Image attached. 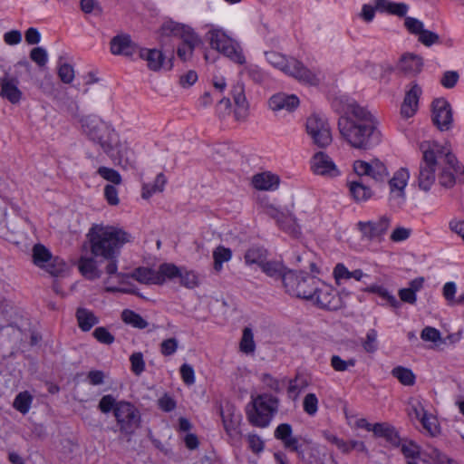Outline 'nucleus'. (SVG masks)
<instances>
[{"instance_id":"obj_1","label":"nucleus","mask_w":464,"mask_h":464,"mask_svg":"<svg viewBox=\"0 0 464 464\" xmlns=\"http://www.w3.org/2000/svg\"><path fill=\"white\" fill-rule=\"evenodd\" d=\"M91 256L82 255L78 261L82 276L89 280L102 279L107 292L130 293L113 283L123 285L127 276L119 272V256L124 245L132 241L130 233L117 226L94 224L87 234Z\"/></svg>"},{"instance_id":"obj_2","label":"nucleus","mask_w":464,"mask_h":464,"mask_svg":"<svg viewBox=\"0 0 464 464\" xmlns=\"http://www.w3.org/2000/svg\"><path fill=\"white\" fill-rule=\"evenodd\" d=\"M420 150L422 160L417 178L420 190L430 191L436 179L446 188H452L457 182L464 183V167L448 143L424 141L420 144Z\"/></svg>"},{"instance_id":"obj_3","label":"nucleus","mask_w":464,"mask_h":464,"mask_svg":"<svg viewBox=\"0 0 464 464\" xmlns=\"http://www.w3.org/2000/svg\"><path fill=\"white\" fill-rule=\"evenodd\" d=\"M82 132L85 137L98 146L106 155L112 157L124 169H136L137 160L135 151L122 140L120 131L109 121L93 115H85L80 119Z\"/></svg>"},{"instance_id":"obj_4","label":"nucleus","mask_w":464,"mask_h":464,"mask_svg":"<svg viewBox=\"0 0 464 464\" xmlns=\"http://www.w3.org/2000/svg\"><path fill=\"white\" fill-rule=\"evenodd\" d=\"M379 122L363 107L351 103L347 111L338 121L341 137L353 148L368 150L381 142Z\"/></svg>"},{"instance_id":"obj_5","label":"nucleus","mask_w":464,"mask_h":464,"mask_svg":"<svg viewBox=\"0 0 464 464\" xmlns=\"http://www.w3.org/2000/svg\"><path fill=\"white\" fill-rule=\"evenodd\" d=\"M264 212L273 218L278 228L294 239L303 237L302 223L313 227L317 221V211L313 203L304 198H295L290 208L281 210L267 198L260 201Z\"/></svg>"},{"instance_id":"obj_6","label":"nucleus","mask_w":464,"mask_h":464,"mask_svg":"<svg viewBox=\"0 0 464 464\" xmlns=\"http://www.w3.org/2000/svg\"><path fill=\"white\" fill-rule=\"evenodd\" d=\"M278 398L269 393L252 397L251 403L246 411L248 421L258 428L267 427L278 411Z\"/></svg>"},{"instance_id":"obj_7","label":"nucleus","mask_w":464,"mask_h":464,"mask_svg":"<svg viewBox=\"0 0 464 464\" xmlns=\"http://www.w3.org/2000/svg\"><path fill=\"white\" fill-rule=\"evenodd\" d=\"M267 62L284 73L309 84H316L319 80L314 73L310 72L302 63L295 58H287L276 52L266 53Z\"/></svg>"},{"instance_id":"obj_8","label":"nucleus","mask_w":464,"mask_h":464,"mask_svg":"<svg viewBox=\"0 0 464 464\" xmlns=\"http://www.w3.org/2000/svg\"><path fill=\"white\" fill-rule=\"evenodd\" d=\"M210 46L238 65H245L246 58L238 42L229 37L223 30L213 28L208 31Z\"/></svg>"},{"instance_id":"obj_9","label":"nucleus","mask_w":464,"mask_h":464,"mask_svg":"<svg viewBox=\"0 0 464 464\" xmlns=\"http://www.w3.org/2000/svg\"><path fill=\"white\" fill-rule=\"evenodd\" d=\"M127 276L123 284L128 282L129 278H133L144 285H162L166 280H171L179 275V268L173 264H162L157 270L150 267H139Z\"/></svg>"},{"instance_id":"obj_10","label":"nucleus","mask_w":464,"mask_h":464,"mask_svg":"<svg viewBox=\"0 0 464 464\" xmlns=\"http://www.w3.org/2000/svg\"><path fill=\"white\" fill-rule=\"evenodd\" d=\"M319 280L305 274L288 271L283 276V284L286 291L298 298L309 300L314 295Z\"/></svg>"},{"instance_id":"obj_11","label":"nucleus","mask_w":464,"mask_h":464,"mask_svg":"<svg viewBox=\"0 0 464 464\" xmlns=\"http://www.w3.org/2000/svg\"><path fill=\"white\" fill-rule=\"evenodd\" d=\"M114 417L121 435L130 441L141 425L140 411L132 403L121 401L118 402Z\"/></svg>"},{"instance_id":"obj_12","label":"nucleus","mask_w":464,"mask_h":464,"mask_svg":"<svg viewBox=\"0 0 464 464\" xmlns=\"http://www.w3.org/2000/svg\"><path fill=\"white\" fill-rule=\"evenodd\" d=\"M33 263L53 276H63L68 271L67 264L42 244H36L32 249Z\"/></svg>"},{"instance_id":"obj_13","label":"nucleus","mask_w":464,"mask_h":464,"mask_svg":"<svg viewBox=\"0 0 464 464\" xmlns=\"http://www.w3.org/2000/svg\"><path fill=\"white\" fill-rule=\"evenodd\" d=\"M305 130L314 145L324 149L333 142L332 129L328 120L319 114H312L307 118Z\"/></svg>"},{"instance_id":"obj_14","label":"nucleus","mask_w":464,"mask_h":464,"mask_svg":"<svg viewBox=\"0 0 464 464\" xmlns=\"http://www.w3.org/2000/svg\"><path fill=\"white\" fill-rule=\"evenodd\" d=\"M321 308L337 310L342 306V300L337 292L329 285L319 281L314 295L309 299Z\"/></svg>"},{"instance_id":"obj_15","label":"nucleus","mask_w":464,"mask_h":464,"mask_svg":"<svg viewBox=\"0 0 464 464\" xmlns=\"http://www.w3.org/2000/svg\"><path fill=\"white\" fill-rule=\"evenodd\" d=\"M410 179V172L406 168L399 169L389 180V199L396 206H402L406 199L405 188Z\"/></svg>"},{"instance_id":"obj_16","label":"nucleus","mask_w":464,"mask_h":464,"mask_svg":"<svg viewBox=\"0 0 464 464\" xmlns=\"http://www.w3.org/2000/svg\"><path fill=\"white\" fill-rule=\"evenodd\" d=\"M432 121L440 131H447L453 124V111L450 102L444 98L435 99L432 102Z\"/></svg>"},{"instance_id":"obj_17","label":"nucleus","mask_w":464,"mask_h":464,"mask_svg":"<svg viewBox=\"0 0 464 464\" xmlns=\"http://www.w3.org/2000/svg\"><path fill=\"white\" fill-rule=\"evenodd\" d=\"M353 170L359 177L370 176L378 182L385 181L389 175L386 166L378 159H373L371 161L355 160Z\"/></svg>"},{"instance_id":"obj_18","label":"nucleus","mask_w":464,"mask_h":464,"mask_svg":"<svg viewBox=\"0 0 464 464\" xmlns=\"http://www.w3.org/2000/svg\"><path fill=\"white\" fill-rule=\"evenodd\" d=\"M421 93V87L417 82H411L400 109V115L402 119L408 120L417 113Z\"/></svg>"},{"instance_id":"obj_19","label":"nucleus","mask_w":464,"mask_h":464,"mask_svg":"<svg viewBox=\"0 0 464 464\" xmlns=\"http://www.w3.org/2000/svg\"><path fill=\"white\" fill-rule=\"evenodd\" d=\"M311 170L314 174L334 178L340 175V171L330 158L329 155L323 151H319L314 154L310 161Z\"/></svg>"},{"instance_id":"obj_20","label":"nucleus","mask_w":464,"mask_h":464,"mask_svg":"<svg viewBox=\"0 0 464 464\" xmlns=\"http://www.w3.org/2000/svg\"><path fill=\"white\" fill-rule=\"evenodd\" d=\"M390 224V218L383 216L375 221H360L357 227L362 237L368 240H374L380 239L387 232Z\"/></svg>"},{"instance_id":"obj_21","label":"nucleus","mask_w":464,"mask_h":464,"mask_svg":"<svg viewBox=\"0 0 464 464\" xmlns=\"http://www.w3.org/2000/svg\"><path fill=\"white\" fill-rule=\"evenodd\" d=\"M274 436L283 443L285 449L295 451L299 457L304 459L303 451L300 450L299 440L294 435L293 428L289 423L279 424L274 431Z\"/></svg>"},{"instance_id":"obj_22","label":"nucleus","mask_w":464,"mask_h":464,"mask_svg":"<svg viewBox=\"0 0 464 464\" xmlns=\"http://www.w3.org/2000/svg\"><path fill=\"white\" fill-rule=\"evenodd\" d=\"M140 56L147 62L148 68L154 72L161 69L169 71L173 67L172 57L166 61L162 52L158 49H141Z\"/></svg>"},{"instance_id":"obj_23","label":"nucleus","mask_w":464,"mask_h":464,"mask_svg":"<svg viewBox=\"0 0 464 464\" xmlns=\"http://www.w3.org/2000/svg\"><path fill=\"white\" fill-rule=\"evenodd\" d=\"M18 83V79L5 71L4 76L0 78V95L13 104L18 103L23 95Z\"/></svg>"},{"instance_id":"obj_24","label":"nucleus","mask_w":464,"mask_h":464,"mask_svg":"<svg viewBox=\"0 0 464 464\" xmlns=\"http://www.w3.org/2000/svg\"><path fill=\"white\" fill-rule=\"evenodd\" d=\"M231 95L235 103L234 115L237 121H245L248 116L249 105L245 95V85L242 82H237L233 85Z\"/></svg>"},{"instance_id":"obj_25","label":"nucleus","mask_w":464,"mask_h":464,"mask_svg":"<svg viewBox=\"0 0 464 464\" xmlns=\"http://www.w3.org/2000/svg\"><path fill=\"white\" fill-rule=\"evenodd\" d=\"M160 39L161 42L165 41L169 37L179 38L181 41L187 37L195 34L194 30L183 24H179L174 21H167L162 24L159 31Z\"/></svg>"},{"instance_id":"obj_26","label":"nucleus","mask_w":464,"mask_h":464,"mask_svg":"<svg viewBox=\"0 0 464 464\" xmlns=\"http://www.w3.org/2000/svg\"><path fill=\"white\" fill-rule=\"evenodd\" d=\"M252 185L257 190L274 191L279 188L280 178L270 171H263L252 177Z\"/></svg>"},{"instance_id":"obj_27","label":"nucleus","mask_w":464,"mask_h":464,"mask_svg":"<svg viewBox=\"0 0 464 464\" xmlns=\"http://www.w3.org/2000/svg\"><path fill=\"white\" fill-rule=\"evenodd\" d=\"M269 108L274 111L285 110L292 111L299 105V100L295 95L285 93H276L273 95L268 102Z\"/></svg>"},{"instance_id":"obj_28","label":"nucleus","mask_w":464,"mask_h":464,"mask_svg":"<svg viewBox=\"0 0 464 464\" xmlns=\"http://www.w3.org/2000/svg\"><path fill=\"white\" fill-rule=\"evenodd\" d=\"M423 62L421 57L412 54H403L398 64L399 70L405 75L415 76L420 73L422 70Z\"/></svg>"},{"instance_id":"obj_29","label":"nucleus","mask_w":464,"mask_h":464,"mask_svg":"<svg viewBox=\"0 0 464 464\" xmlns=\"http://www.w3.org/2000/svg\"><path fill=\"white\" fill-rule=\"evenodd\" d=\"M91 103L100 114L109 115L114 111L112 97L105 91L94 92L91 98Z\"/></svg>"},{"instance_id":"obj_30","label":"nucleus","mask_w":464,"mask_h":464,"mask_svg":"<svg viewBox=\"0 0 464 464\" xmlns=\"http://www.w3.org/2000/svg\"><path fill=\"white\" fill-rule=\"evenodd\" d=\"M111 51L116 55L130 56L135 51V44L129 34H118L111 41Z\"/></svg>"},{"instance_id":"obj_31","label":"nucleus","mask_w":464,"mask_h":464,"mask_svg":"<svg viewBox=\"0 0 464 464\" xmlns=\"http://www.w3.org/2000/svg\"><path fill=\"white\" fill-rule=\"evenodd\" d=\"M446 456L438 449L429 447L427 450L420 452L411 460H407V464H443Z\"/></svg>"},{"instance_id":"obj_32","label":"nucleus","mask_w":464,"mask_h":464,"mask_svg":"<svg viewBox=\"0 0 464 464\" xmlns=\"http://www.w3.org/2000/svg\"><path fill=\"white\" fill-rule=\"evenodd\" d=\"M347 187L349 188V193L351 198L356 203H362L369 200L373 196V191L372 188L365 184H363L361 180H348Z\"/></svg>"},{"instance_id":"obj_33","label":"nucleus","mask_w":464,"mask_h":464,"mask_svg":"<svg viewBox=\"0 0 464 464\" xmlns=\"http://www.w3.org/2000/svg\"><path fill=\"white\" fill-rule=\"evenodd\" d=\"M377 438H383L385 440L393 447H399L401 444V438L396 429L389 423L378 422L375 423L374 434Z\"/></svg>"},{"instance_id":"obj_34","label":"nucleus","mask_w":464,"mask_h":464,"mask_svg":"<svg viewBox=\"0 0 464 464\" xmlns=\"http://www.w3.org/2000/svg\"><path fill=\"white\" fill-rule=\"evenodd\" d=\"M379 12L403 17L406 15L409 6L405 3H395L390 0H373Z\"/></svg>"},{"instance_id":"obj_35","label":"nucleus","mask_w":464,"mask_h":464,"mask_svg":"<svg viewBox=\"0 0 464 464\" xmlns=\"http://www.w3.org/2000/svg\"><path fill=\"white\" fill-rule=\"evenodd\" d=\"M200 43L201 39L197 34L183 39L177 49L178 57L184 62L189 60L192 57L195 48L200 44Z\"/></svg>"},{"instance_id":"obj_36","label":"nucleus","mask_w":464,"mask_h":464,"mask_svg":"<svg viewBox=\"0 0 464 464\" xmlns=\"http://www.w3.org/2000/svg\"><path fill=\"white\" fill-rule=\"evenodd\" d=\"M76 319L80 329L83 332L90 331L99 324L98 316L92 311L82 307L77 309Z\"/></svg>"},{"instance_id":"obj_37","label":"nucleus","mask_w":464,"mask_h":464,"mask_svg":"<svg viewBox=\"0 0 464 464\" xmlns=\"http://www.w3.org/2000/svg\"><path fill=\"white\" fill-rule=\"evenodd\" d=\"M221 417L223 425L227 433L234 430L240 421V414L236 412L234 406L227 404L226 407L221 409Z\"/></svg>"},{"instance_id":"obj_38","label":"nucleus","mask_w":464,"mask_h":464,"mask_svg":"<svg viewBox=\"0 0 464 464\" xmlns=\"http://www.w3.org/2000/svg\"><path fill=\"white\" fill-rule=\"evenodd\" d=\"M167 179L164 174L160 173L157 175L152 184L145 183L142 185L141 197L144 199L150 198L153 194L160 193L164 190Z\"/></svg>"},{"instance_id":"obj_39","label":"nucleus","mask_w":464,"mask_h":464,"mask_svg":"<svg viewBox=\"0 0 464 464\" xmlns=\"http://www.w3.org/2000/svg\"><path fill=\"white\" fill-rule=\"evenodd\" d=\"M392 375L404 386H413L416 376L413 372L403 366H396L392 370Z\"/></svg>"},{"instance_id":"obj_40","label":"nucleus","mask_w":464,"mask_h":464,"mask_svg":"<svg viewBox=\"0 0 464 464\" xmlns=\"http://www.w3.org/2000/svg\"><path fill=\"white\" fill-rule=\"evenodd\" d=\"M267 252L263 247L253 246L246 250L245 254V262L246 265H256L259 267L266 259Z\"/></svg>"},{"instance_id":"obj_41","label":"nucleus","mask_w":464,"mask_h":464,"mask_svg":"<svg viewBox=\"0 0 464 464\" xmlns=\"http://www.w3.org/2000/svg\"><path fill=\"white\" fill-rule=\"evenodd\" d=\"M309 381L306 377L297 374L295 379L289 382L287 392L294 400L297 399L300 393L309 386Z\"/></svg>"},{"instance_id":"obj_42","label":"nucleus","mask_w":464,"mask_h":464,"mask_svg":"<svg viewBox=\"0 0 464 464\" xmlns=\"http://www.w3.org/2000/svg\"><path fill=\"white\" fill-rule=\"evenodd\" d=\"M32 402H33L32 394L29 392L24 391V392H19L15 396L14 402H13V407L16 411L21 412L22 414H26L29 412V411L31 409Z\"/></svg>"},{"instance_id":"obj_43","label":"nucleus","mask_w":464,"mask_h":464,"mask_svg":"<svg viewBox=\"0 0 464 464\" xmlns=\"http://www.w3.org/2000/svg\"><path fill=\"white\" fill-rule=\"evenodd\" d=\"M121 320L135 328L144 329L148 326V322L139 314L132 310L125 309L121 312Z\"/></svg>"},{"instance_id":"obj_44","label":"nucleus","mask_w":464,"mask_h":464,"mask_svg":"<svg viewBox=\"0 0 464 464\" xmlns=\"http://www.w3.org/2000/svg\"><path fill=\"white\" fill-rule=\"evenodd\" d=\"M232 257V252L229 248H227L223 246H218L213 251V259H214V269L217 272H220L222 270V265L224 262H227Z\"/></svg>"},{"instance_id":"obj_45","label":"nucleus","mask_w":464,"mask_h":464,"mask_svg":"<svg viewBox=\"0 0 464 464\" xmlns=\"http://www.w3.org/2000/svg\"><path fill=\"white\" fill-rule=\"evenodd\" d=\"M240 351L244 353L249 354L254 353L256 350V343L254 341V334L249 327H246L243 330L242 338L239 343Z\"/></svg>"},{"instance_id":"obj_46","label":"nucleus","mask_w":464,"mask_h":464,"mask_svg":"<svg viewBox=\"0 0 464 464\" xmlns=\"http://www.w3.org/2000/svg\"><path fill=\"white\" fill-rule=\"evenodd\" d=\"M408 414L411 418L420 420L428 411L425 410L422 401L419 398H410Z\"/></svg>"},{"instance_id":"obj_47","label":"nucleus","mask_w":464,"mask_h":464,"mask_svg":"<svg viewBox=\"0 0 464 464\" xmlns=\"http://www.w3.org/2000/svg\"><path fill=\"white\" fill-rule=\"evenodd\" d=\"M420 338L425 342H430L435 346L445 343V340L441 337L440 332L431 326H426L420 333Z\"/></svg>"},{"instance_id":"obj_48","label":"nucleus","mask_w":464,"mask_h":464,"mask_svg":"<svg viewBox=\"0 0 464 464\" xmlns=\"http://www.w3.org/2000/svg\"><path fill=\"white\" fill-rule=\"evenodd\" d=\"M318 408H319V401H318L317 396L313 392H309V393L305 394V396L303 399L304 411L307 415L313 417L317 413Z\"/></svg>"},{"instance_id":"obj_49","label":"nucleus","mask_w":464,"mask_h":464,"mask_svg":"<svg viewBox=\"0 0 464 464\" xmlns=\"http://www.w3.org/2000/svg\"><path fill=\"white\" fill-rule=\"evenodd\" d=\"M330 364L336 372H346L355 366L356 360L354 358L343 360L339 355H332Z\"/></svg>"},{"instance_id":"obj_50","label":"nucleus","mask_w":464,"mask_h":464,"mask_svg":"<svg viewBox=\"0 0 464 464\" xmlns=\"http://www.w3.org/2000/svg\"><path fill=\"white\" fill-rule=\"evenodd\" d=\"M401 450L408 460H411L420 452H421L420 446L411 440H401Z\"/></svg>"},{"instance_id":"obj_51","label":"nucleus","mask_w":464,"mask_h":464,"mask_svg":"<svg viewBox=\"0 0 464 464\" xmlns=\"http://www.w3.org/2000/svg\"><path fill=\"white\" fill-rule=\"evenodd\" d=\"M262 271L268 276H284V266L280 262L268 261L265 259L264 263L260 266Z\"/></svg>"},{"instance_id":"obj_52","label":"nucleus","mask_w":464,"mask_h":464,"mask_svg":"<svg viewBox=\"0 0 464 464\" xmlns=\"http://www.w3.org/2000/svg\"><path fill=\"white\" fill-rule=\"evenodd\" d=\"M57 74L60 80L65 84L72 83L75 78L73 66L67 63H60L58 65Z\"/></svg>"},{"instance_id":"obj_53","label":"nucleus","mask_w":464,"mask_h":464,"mask_svg":"<svg viewBox=\"0 0 464 464\" xmlns=\"http://www.w3.org/2000/svg\"><path fill=\"white\" fill-rule=\"evenodd\" d=\"M97 173L105 180L114 185H120L122 182L121 174L114 169L108 167H100Z\"/></svg>"},{"instance_id":"obj_54","label":"nucleus","mask_w":464,"mask_h":464,"mask_svg":"<svg viewBox=\"0 0 464 464\" xmlns=\"http://www.w3.org/2000/svg\"><path fill=\"white\" fill-rule=\"evenodd\" d=\"M325 453L320 451L317 447L310 449L309 454L305 461L307 464H324ZM332 464H338L335 459L331 456Z\"/></svg>"},{"instance_id":"obj_55","label":"nucleus","mask_w":464,"mask_h":464,"mask_svg":"<svg viewBox=\"0 0 464 464\" xmlns=\"http://www.w3.org/2000/svg\"><path fill=\"white\" fill-rule=\"evenodd\" d=\"M420 421L431 436H436L440 432L438 421L432 414L427 413Z\"/></svg>"},{"instance_id":"obj_56","label":"nucleus","mask_w":464,"mask_h":464,"mask_svg":"<svg viewBox=\"0 0 464 464\" xmlns=\"http://www.w3.org/2000/svg\"><path fill=\"white\" fill-rule=\"evenodd\" d=\"M118 402L116 399L111 395H104L99 401L98 408L102 413H109L113 411V414L115 415V409L118 407Z\"/></svg>"},{"instance_id":"obj_57","label":"nucleus","mask_w":464,"mask_h":464,"mask_svg":"<svg viewBox=\"0 0 464 464\" xmlns=\"http://www.w3.org/2000/svg\"><path fill=\"white\" fill-rule=\"evenodd\" d=\"M377 332L374 329L368 331L366 338L362 342V347L365 352L373 353L377 351Z\"/></svg>"},{"instance_id":"obj_58","label":"nucleus","mask_w":464,"mask_h":464,"mask_svg":"<svg viewBox=\"0 0 464 464\" xmlns=\"http://www.w3.org/2000/svg\"><path fill=\"white\" fill-rule=\"evenodd\" d=\"M177 276L180 277V284L188 288H194L199 284L198 275L192 271L181 274L179 270V275Z\"/></svg>"},{"instance_id":"obj_59","label":"nucleus","mask_w":464,"mask_h":464,"mask_svg":"<svg viewBox=\"0 0 464 464\" xmlns=\"http://www.w3.org/2000/svg\"><path fill=\"white\" fill-rule=\"evenodd\" d=\"M30 58L37 65H39L40 67H43L46 64V63L48 61V54L44 48L34 47L30 52Z\"/></svg>"},{"instance_id":"obj_60","label":"nucleus","mask_w":464,"mask_h":464,"mask_svg":"<svg viewBox=\"0 0 464 464\" xmlns=\"http://www.w3.org/2000/svg\"><path fill=\"white\" fill-rule=\"evenodd\" d=\"M459 74L456 71H446L440 79V84L447 89L453 88L459 82Z\"/></svg>"},{"instance_id":"obj_61","label":"nucleus","mask_w":464,"mask_h":464,"mask_svg":"<svg viewBox=\"0 0 464 464\" xmlns=\"http://www.w3.org/2000/svg\"><path fill=\"white\" fill-rule=\"evenodd\" d=\"M92 335L98 342L104 344H111L114 342V336L105 327H97Z\"/></svg>"},{"instance_id":"obj_62","label":"nucleus","mask_w":464,"mask_h":464,"mask_svg":"<svg viewBox=\"0 0 464 464\" xmlns=\"http://www.w3.org/2000/svg\"><path fill=\"white\" fill-rule=\"evenodd\" d=\"M179 347V342L176 338H169L160 343V353L164 356H169L176 353Z\"/></svg>"},{"instance_id":"obj_63","label":"nucleus","mask_w":464,"mask_h":464,"mask_svg":"<svg viewBox=\"0 0 464 464\" xmlns=\"http://www.w3.org/2000/svg\"><path fill=\"white\" fill-rule=\"evenodd\" d=\"M456 291H457V286H456V284L453 282H448L443 286V289H442L443 296L445 297V299L447 300V302L450 305H455V302L457 299L455 297Z\"/></svg>"},{"instance_id":"obj_64","label":"nucleus","mask_w":464,"mask_h":464,"mask_svg":"<svg viewBox=\"0 0 464 464\" xmlns=\"http://www.w3.org/2000/svg\"><path fill=\"white\" fill-rule=\"evenodd\" d=\"M404 24L408 31L414 34L419 35L424 30L423 24L420 20L413 17H406Z\"/></svg>"}]
</instances>
